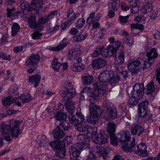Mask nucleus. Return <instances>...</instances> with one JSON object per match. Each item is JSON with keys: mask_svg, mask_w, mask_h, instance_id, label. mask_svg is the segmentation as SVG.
Wrapping results in <instances>:
<instances>
[{"mask_svg": "<svg viewBox=\"0 0 160 160\" xmlns=\"http://www.w3.org/2000/svg\"><path fill=\"white\" fill-rule=\"evenodd\" d=\"M131 29L132 30L134 29H138L141 31L144 30V26L141 24L132 23L131 25Z\"/></svg>", "mask_w": 160, "mask_h": 160, "instance_id": "obj_44", "label": "nucleus"}, {"mask_svg": "<svg viewBox=\"0 0 160 160\" xmlns=\"http://www.w3.org/2000/svg\"><path fill=\"white\" fill-rule=\"evenodd\" d=\"M41 77L39 75L37 74L30 76L28 78V81L31 84L33 85L34 88L37 87L40 82Z\"/></svg>", "mask_w": 160, "mask_h": 160, "instance_id": "obj_19", "label": "nucleus"}, {"mask_svg": "<svg viewBox=\"0 0 160 160\" xmlns=\"http://www.w3.org/2000/svg\"><path fill=\"white\" fill-rule=\"evenodd\" d=\"M19 101L21 103L20 100L23 103L28 102L32 99V97L29 94H23L19 95Z\"/></svg>", "mask_w": 160, "mask_h": 160, "instance_id": "obj_32", "label": "nucleus"}, {"mask_svg": "<svg viewBox=\"0 0 160 160\" xmlns=\"http://www.w3.org/2000/svg\"><path fill=\"white\" fill-rule=\"evenodd\" d=\"M107 61L102 58H100L94 59L91 63V66L94 69H101L106 65Z\"/></svg>", "mask_w": 160, "mask_h": 160, "instance_id": "obj_13", "label": "nucleus"}, {"mask_svg": "<svg viewBox=\"0 0 160 160\" xmlns=\"http://www.w3.org/2000/svg\"><path fill=\"white\" fill-rule=\"evenodd\" d=\"M120 70L119 69L118 66H117L116 70V72L117 73L115 75V78H119L120 79L119 80L122 81H124L125 79L128 77V72L126 71H124L121 72L122 69L121 68Z\"/></svg>", "mask_w": 160, "mask_h": 160, "instance_id": "obj_16", "label": "nucleus"}, {"mask_svg": "<svg viewBox=\"0 0 160 160\" xmlns=\"http://www.w3.org/2000/svg\"><path fill=\"white\" fill-rule=\"evenodd\" d=\"M108 16L110 18L113 17L115 15L114 12L112 10H109L108 13Z\"/></svg>", "mask_w": 160, "mask_h": 160, "instance_id": "obj_64", "label": "nucleus"}, {"mask_svg": "<svg viewBox=\"0 0 160 160\" xmlns=\"http://www.w3.org/2000/svg\"><path fill=\"white\" fill-rule=\"evenodd\" d=\"M86 94L89 98L88 100L91 102L89 108L90 115L87 116V121L90 123H95L98 120L100 110V108L94 103L98 101L99 96L101 95L98 93L95 88L93 90L87 87L83 89L80 93V99L82 101L85 100V99L84 96Z\"/></svg>", "mask_w": 160, "mask_h": 160, "instance_id": "obj_3", "label": "nucleus"}, {"mask_svg": "<svg viewBox=\"0 0 160 160\" xmlns=\"http://www.w3.org/2000/svg\"><path fill=\"white\" fill-rule=\"evenodd\" d=\"M118 61L117 62V59L115 60V62L116 64H118L119 66L120 64H122L125 62V53L123 51H120L118 53Z\"/></svg>", "mask_w": 160, "mask_h": 160, "instance_id": "obj_38", "label": "nucleus"}, {"mask_svg": "<svg viewBox=\"0 0 160 160\" xmlns=\"http://www.w3.org/2000/svg\"><path fill=\"white\" fill-rule=\"evenodd\" d=\"M96 152L92 150H90L89 154L86 160H96L98 157L102 156L104 159H105L107 156V148H105L102 146H100L97 148Z\"/></svg>", "mask_w": 160, "mask_h": 160, "instance_id": "obj_8", "label": "nucleus"}, {"mask_svg": "<svg viewBox=\"0 0 160 160\" xmlns=\"http://www.w3.org/2000/svg\"><path fill=\"white\" fill-rule=\"evenodd\" d=\"M17 90V85L16 84H14L12 85L11 87L10 88L9 90L8 91V93L9 94H12L13 96L15 98V96L16 97H19V94Z\"/></svg>", "mask_w": 160, "mask_h": 160, "instance_id": "obj_36", "label": "nucleus"}, {"mask_svg": "<svg viewBox=\"0 0 160 160\" xmlns=\"http://www.w3.org/2000/svg\"><path fill=\"white\" fill-rule=\"evenodd\" d=\"M130 3V9L132 13H135L138 12L139 10L140 3L138 0H132L129 1Z\"/></svg>", "mask_w": 160, "mask_h": 160, "instance_id": "obj_17", "label": "nucleus"}, {"mask_svg": "<svg viewBox=\"0 0 160 160\" xmlns=\"http://www.w3.org/2000/svg\"><path fill=\"white\" fill-rule=\"evenodd\" d=\"M130 15H127L126 16H120L119 17V21L122 25H124L128 21Z\"/></svg>", "mask_w": 160, "mask_h": 160, "instance_id": "obj_49", "label": "nucleus"}, {"mask_svg": "<svg viewBox=\"0 0 160 160\" xmlns=\"http://www.w3.org/2000/svg\"><path fill=\"white\" fill-rule=\"evenodd\" d=\"M42 35V33L38 32H35L32 35V38L34 39H39L41 36Z\"/></svg>", "mask_w": 160, "mask_h": 160, "instance_id": "obj_55", "label": "nucleus"}, {"mask_svg": "<svg viewBox=\"0 0 160 160\" xmlns=\"http://www.w3.org/2000/svg\"><path fill=\"white\" fill-rule=\"evenodd\" d=\"M99 79V82L94 83L93 87L101 95L111 90L106 85V82L111 86H114L120 79L119 78H115L114 72L110 70H106L102 72L100 74Z\"/></svg>", "mask_w": 160, "mask_h": 160, "instance_id": "obj_4", "label": "nucleus"}, {"mask_svg": "<svg viewBox=\"0 0 160 160\" xmlns=\"http://www.w3.org/2000/svg\"><path fill=\"white\" fill-rule=\"evenodd\" d=\"M94 80L93 77L88 74L83 75L82 77V82L84 85H88L90 84Z\"/></svg>", "mask_w": 160, "mask_h": 160, "instance_id": "obj_29", "label": "nucleus"}, {"mask_svg": "<svg viewBox=\"0 0 160 160\" xmlns=\"http://www.w3.org/2000/svg\"><path fill=\"white\" fill-rule=\"evenodd\" d=\"M65 134L62 130H61L59 127L56 128L54 130L53 132V135L54 137L56 139L62 138L65 135Z\"/></svg>", "mask_w": 160, "mask_h": 160, "instance_id": "obj_33", "label": "nucleus"}, {"mask_svg": "<svg viewBox=\"0 0 160 160\" xmlns=\"http://www.w3.org/2000/svg\"><path fill=\"white\" fill-rule=\"evenodd\" d=\"M0 58H2L4 60H9L10 57L9 55H6L2 53H0Z\"/></svg>", "mask_w": 160, "mask_h": 160, "instance_id": "obj_59", "label": "nucleus"}, {"mask_svg": "<svg viewBox=\"0 0 160 160\" xmlns=\"http://www.w3.org/2000/svg\"><path fill=\"white\" fill-rule=\"evenodd\" d=\"M149 103L148 102L145 101L140 103L138 106V116L136 117L135 119L137 123H139L140 118L139 117H143L147 114V110Z\"/></svg>", "mask_w": 160, "mask_h": 160, "instance_id": "obj_12", "label": "nucleus"}, {"mask_svg": "<svg viewBox=\"0 0 160 160\" xmlns=\"http://www.w3.org/2000/svg\"><path fill=\"white\" fill-rule=\"evenodd\" d=\"M143 85L142 84H136L133 87V90L131 92L133 95L134 91L136 92V96H131L129 100V103L131 105H135L138 102V100L142 98L143 92Z\"/></svg>", "mask_w": 160, "mask_h": 160, "instance_id": "obj_7", "label": "nucleus"}, {"mask_svg": "<svg viewBox=\"0 0 160 160\" xmlns=\"http://www.w3.org/2000/svg\"><path fill=\"white\" fill-rule=\"evenodd\" d=\"M67 115L65 113L61 112H57L56 114H55V118L56 120L61 121L64 120L67 118Z\"/></svg>", "mask_w": 160, "mask_h": 160, "instance_id": "obj_40", "label": "nucleus"}, {"mask_svg": "<svg viewBox=\"0 0 160 160\" xmlns=\"http://www.w3.org/2000/svg\"><path fill=\"white\" fill-rule=\"evenodd\" d=\"M88 36V34L85 31H82L80 33L73 37L74 40L77 42H80L84 41Z\"/></svg>", "mask_w": 160, "mask_h": 160, "instance_id": "obj_25", "label": "nucleus"}, {"mask_svg": "<svg viewBox=\"0 0 160 160\" xmlns=\"http://www.w3.org/2000/svg\"><path fill=\"white\" fill-rule=\"evenodd\" d=\"M154 83L151 82L148 84L146 88H144L143 92L147 94H151L154 92Z\"/></svg>", "mask_w": 160, "mask_h": 160, "instance_id": "obj_35", "label": "nucleus"}, {"mask_svg": "<svg viewBox=\"0 0 160 160\" xmlns=\"http://www.w3.org/2000/svg\"><path fill=\"white\" fill-rule=\"evenodd\" d=\"M72 140V138L71 136H66L63 140V142H62V143L64 144L65 145V144L68 145L71 143Z\"/></svg>", "mask_w": 160, "mask_h": 160, "instance_id": "obj_53", "label": "nucleus"}, {"mask_svg": "<svg viewBox=\"0 0 160 160\" xmlns=\"http://www.w3.org/2000/svg\"><path fill=\"white\" fill-rule=\"evenodd\" d=\"M121 45V42L119 41H116L113 43L110 44L106 48V51L108 53L103 54V56L104 57H110L115 55Z\"/></svg>", "mask_w": 160, "mask_h": 160, "instance_id": "obj_10", "label": "nucleus"}, {"mask_svg": "<svg viewBox=\"0 0 160 160\" xmlns=\"http://www.w3.org/2000/svg\"><path fill=\"white\" fill-rule=\"evenodd\" d=\"M48 0H32L31 4L29 6L27 2L23 1L20 4L21 9L27 10L28 11L35 9V13L38 14L39 12L38 8H41L43 5L47 2Z\"/></svg>", "mask_w": 160, "mask_h": 160, "instance_id": "obj_6", "label": "nucleus"}, {"mask_svg": "<svg viewBox=\"0 0 160 160\" xmlns=\"http://www.w3.org/2000/svg\"><path fill=\"white\" fill-rule=\"evenodd\" d=\"M57 14V12L56 11H53V12H52L48 16H46V18H47L48 21L49 19H51L52 18Z\"/></svg>", "mask_w": 160, "mask_h": 160, "instance_id": "obj_57", "label": "nucleus"}, {"mask_svg": "<svg viewBox=\"0 0 160 160\" xmlns=\"http://www.w3.org/2000/svg\"><path fill=\"white\" fill-rule=\"evenodd\" d=\"M49 144L52 148L57 149L60 147V145L62 144V142L53 141L49 143Z\"/></svg>", "mask_w": 160, "mask_h": 160, "instance_id": "obj_43", "label": "nucleus"}, {"mask_svg": "<svg viewBox=\"0 0 160 160\" xmlns=\"http://www.w3.org/2000/svg\"><path fill=\"white\" fill-rule=\"evenodd\" d=\"M157 73L155 76V78L158 84L156 86V88L158 89H160V66L157 68L156 70Z\"/></svg>", "mask_w": 160, "mask_h": 160, "instance_id": "obj_46", "label": "nucleus"}, {"mask_svg": "<svg viewBox=\"0 0 160 160\" xmlns=\"http://www.w3.org/2000/svg\"><path fill=\"white\" fill-rule=\"evenodd\" d=\"M48 140L46 138V136L43 135L41 137V141L39 143L41 147L47 148L48 146Z\"/></svg>", "mask_w": 160, "mask_h": 160, "instance_id": "obj_41", "label": "nucleus"}, {"mask_svg": "<svg viewBox=\"0 0 160 160\" xmlns=\"http://www.w3.org/2000/svg\"><path fill=\"white\" fill-rule=\"evenodd\" d=\"M82 52L81 50L77 48H72L69 52V56L72 59H76Z\"/></svg>", "mask_w": 160, "mask_h": 160, "instance_id": "obj_22", "label": "nucleus"}, {"mask_svg": "<svg viewBox=\"0 0 160 160\" xmlns=\"http://www.w3.org/2000/svg\"><path fill=\"white\" fill-rule=\"evenodd\" d=\"M6 113L9 115H12L16 112L15 110H7L5 112Z\"/></svg>", "mask_w": 160, "mask_h": 160, "instance_id": "obj_62", "label": "nucleus"}, {"mask_svg": "<svg viewBox=\"0 0 160 160\" xmlns=\"http://www.w3.org/2000/svg\"><path fill=\"white\" fill-rule=\"evenodd\" d=\"M85 68V65L81 63H73L71 66V69L73 71L81 72Z\"/></svg>", "mask_w": 160, "mask_h": 160, "instance_id": "obj_24", "label": "nucleus"}, {"mask_svg": "<svg viewBox=\"0 0 160 160\" xmlns=\"http://www.w3.org/2000/svg\"><path fill=\"white\" fill-rule=\"evenodd\" d=\"M144 129L143 127L140 125H135L132 127L131 132L132 134L139 135L143 132Z\"/></svg>", "mask_w": 160, "mask_h": 160, "instance_id": "obj_28", "label": "nucleus"}, {"mask_svg": "<svg viewBox=\"0 0 160 160\" xmlns=\"http://www.w3.org/2000/svg\"><path fill=\"white\" fill-rule=\"evenodd\" d=\"M62 86L65 88L64 92L62 94V96L66 100L67 99H70L74 97L75 93L72 92V89L73 85L72 83L69 81L62 83Z\"/></svg>", "mask_w": 160, "mask_h": 160, "instance_id": "obj_9", "label": "nucleus"}, {"mask_svg": "<svg viewBox=\"0 0 160 160\" xmlns=\"http://www.w3.org/2000/svg\"><path fill=\"white\" fill-rule=\"evenodd\" d=\"M13 97L9 96L4 98L2 101L3 106L5 107H8L13 102L18 106H20L21 103L19 101V98L16 96H15V99Z\"/></svg>", "mask_w": 160, "mask_h": 160, "instance_id": "obj_14", "label": "nucleus"}, {"mask_svg": "<svg viewBox=\"0 0 160 160\" xmlns=\"http://www.w3.org/2000/svg\"><path fill=\"white\" fill-rule=\"evenodd\" d=\"M61 66V64L58 62L57 59L55 58L53 60L51 66L54 70L58 69L60 68Z\"/></svg>", "mask_w": 160, "mask_h": 160, "instance_id": "obj_45", "label": "nucleus"}, {"mask_svg": "<svg viewBox=\"0 0 160 160\" xmlns=\"http://www.w3.org/2000/svg\"><path fill=\"white\" fill-rule=\"evenodd\" d=\"M152 9V5L149 3H146L142 7L141 10V13L143 14L150 12Z\"/></svg>", "mask_w": 160, "mask_h": 160, "instance_id": "obj_39", "label": "nucleus"}, {"mask_svg": "<svg viewBox=\"0 0 160 160\" xmlns=\"http://www.w3.org/2000/svg\"><path fill=\"white\" fill-rule=\"evenodd\" d=\"M114 34L115 35H118V34L119 35L123 37H125L128 36V33L125 31L119 29H116L114 32Z\"/></svg>", "mask_w": 160, "mask_h": 160, "instance_id": "obj_52", "label": "nucleus"}, {"mask_svg": "<svg viewBox=\"0 0 160 160\" xmlns=\"http://www.w3.org/2000/svg\"><path fill=\"white\" fill-rule=\"evenodd\" d=\"M67 39L66 38H64L62 40L61 43L58 45L56 47H48L47 48L50 50L51 51H58L63 49L67 45V43L66 42H64V41Z\"/></svg>", "mask_w": 160, "mask_h": 160, "instance_id": "obj_20", "label": "nucleus"}, {"mask_svg": "<svg viewBox=\"0 0 160 160\" xmlns=\"http://www.w3.org/2000/svg\"><path fill=\"white\" fill-rule=\"evenodd\" d=\"M147 56L148 58L150 59H155L158 56V54L157 52L156 48H153L147 51Z\"/></svg>", "mask_w": 160, "mask_h": 160, "instance_id": "obj_31", "label": "nucleus"}, {"mask_svg": "<svg viewBox=\"0 0 160 160\" xmlns=\"http://www.w3.org/2000/svg\"><path fill=\"white\" fill-rule=\"evenodd\" d=\"M158 11H157L153 12L151 14V18L152 19H154L157 17Z\"/></svg>", "mask_w": 160, "mask_h": 160, "instance_id": "obj_60", "label": "nucleus"}, {"mask_svg": "<svg viewBox=\"0 0 160 160\" xmlns=\"http://www.w3.org/2000/svg\"><path fill=\"white\" fill-rule=\"evenodd\" d=\"M127 45L129 47H132L134 43L133 38L131 37H128L124 40Z\"/></svg>", "mask_w": 160, "mask_h": 160, "instance_id": "obj_47", "label": "nucleus"}, {"mask_svg": "<svg viewBox=\"0 0 160 160\" xmlns=\"http://www.w3.org/2000/svg\"><path fill=\"white\" fill-rule=\"evenodd\" d=\"M104 47L103 46H98L94 50L93 52L91 54V56L92 57L95 58L98 56L101 55L104 58H108V57H104L103 56V54L108 53L106 51V48L104 49Z\"/></svg>", "mask_w": 160, "mask_h": 160, "instance_id": "obj_15", "label": "nucleus"}, {"mask_svg": "<svg viewBox=\"0 0 160 160\" xmlns=\"http://www.w3.org/2000/svg\"><path fill=\"white\" fill-rule=\"evenodd\" d=\"M116 126L113 122L108 123L107 128V131L111 138V143L113 146L118 145V142L121 143L123 150L126 152L135 151L139 156L145 157L148 156L147 146L144 143L139 144L137 147V150L135 149V139L130 138V134L129 132L125 131L122 132L118 135V138L120 137L119 140L115 135Z\"/></svg>", "mask_w": 160, "mask_h": 160, "instance_id": "obj_2", "label": "nucleus"}, {"mask_svg": "<svg viewBox=\"0 0 160 160\" xmlns=\"http://www.w3.org/2000/svg\"><path fill=\"white\" fill-rule=\"evenodd\" d=\"M60 126L63 129L65 130H67L70 126V124L68 122V121H66L64 120L62 121V123L61 122V123L60 125Z\"/></svg>", "mask_w": 160, "mask_h": 160, "instance_id": "obj_50", "label": "nucleus"}, {"mask_svg": "<svg viewBox=\"0 0 160 160\" xmlns=\"http://www.w3.org/2000/svg\"><path fill=\"white\" fill-rule=\"evenodd\" d=\"M7 14L8 17H10L12 19H13L18 18V12L15 11V9L13 8L12 9L7 8Z\"/></svg>", "mask_w": 160, "mask_h": 160, "instance_id": "obj_30", "label": "nucleus"}, {"mask_svg": "<svg viewBox=\"0 0 160 160\" xmlns=\"http://www.w3.org/2000/svg\"><path fill=\"white\" fill-rule=\"evenodd\" d=\"M19 29V26L17 23H14L12 27V36H15Z\"/></svg>", "mask_w": 160, "mask_h": 160, "instance_id": "obj_42", "label": "nucleus"}, {"mask_svg": "<svg viewBox=\"0 0 160 160\" xmlns=\"http://www.w3.org/2000/svg\"><path fill=\"white\" fill-rule=\"evenodd\" d=\"M39 60V57L38 55H32L27 60L26 63L28 67H32L37 64Z\"/></svg>", "mask_w": 160, "mask_h": 160, "instance_id": "obj_18", "label": "nucleus"}, {"mask_svg": "<svg viewBox=\"0 0 160 160\" xmlns=\"http://www.w3.org/2000/svg\"><path fill=\"white\" fill-rule=\"evenodd\" d=\"M48 20L46 16L44 18H39L37 22V28L39 30H41L43 28V25L47 22Z\"/></svg>", "mask_w": 160, "mask_h": 160, "instance_id": "obj_37", "label": "nucleus"}, {"mask_svg": "<svg viewBox=\"0 0 160 160\" xmlns=\"http://www.w3.org/2000/svg\"><path fill=\"white\" fill-rule=\"evenodd\" d=\"M103 106L107 110V114L108 115V117L107 118V120H112L115 118L117 116V113L116 109L112 104L109 103L108 102H104L103 103Z\"/></svg>", "mask_w": 160, "mask_h": 160, "instance_id": "obj_11", "label": "nucleus"}, {"mask_svg": "<svg viewBox=\"0 0 160 160\" xmlns=\"http://www.w3.org/2000/svg\"><path fill=\"white\" fill-rule=\"evenodd\" d=\"M28 23L29 27L33 29L37 28V22L36 17L32 16L30 17L28 19Z\"/></svg>", "mask_w": 160, "mask_h": 160, "instance_id": "obj_27", "label": "nucleus"}, {"mask_svg": "<svg viewBox=\"0 0 160 160\" xmlns=\"http://www.w3.org/2000/svg\"><path fill=\"white\" fill-rule=\"evenodd\" d=\"M95 12H92L91 13L89 16L88 18L87 22L89 24H92L95 22L98 21L100 19V16L99 13H97L95 16Z\"/></svg>", "mask_w": 160, "mask_h": 160, "instance_id": "obj_21", "label": "nucleus"}, {"mask_svg": "<svg viewBox=\"0 0 160 160\" xmlns=\"http://www.w3.org/2000/svg\"><path fill=\"white\" fill-rule=\"evenodd\" d=\"M85 22V20L83 18H79L76 23V27L78 29L82 28Z\"/></svg>", "mask_w": 160, "mask_h": 160, "instance_id": "obj_51", "label": "nucleus"}, {"mask_svg": "<svg viewBox=\"0 0 160 160\" xmlns=\"http://www.w3.org/2000/svg\"><path fill=\"white\" fill-rule=\"evenodd\" d=\"M106 30L104 29H102L100 31L98 32L97 31L95 32V34L97 35L96 36L98 38L101 39L103 38L105 34Z\"/></svg>", "mask_w": 160, "mask_h": 160, "instance_id": "obj_48", "label": "nucleus"}, {"mask_svg": "<svg viewBox=\"0 0 160 160\" xmlns=\"http://www.w3.org/2000/svg\"><path fill=\"white\" fill-rule=\"evenodd\" d=\"M74 102L67 100L65 106L69 115L68 118L71 123L74 125L75 129L78 131L85 133L79 134L77 137L78 142L71 146L69 149L71 160H79L81 152L84 149L90 148V137L95 143L99 144H105L109 138L108 135L101 133H98L97 128L90 127L84 122V117L82 114L73 115Z\"/></svg>", "mask_w": 160, "mask_h": 160, "instance_id": "obj_1", "label": "nucleus"}, {"mask_svg": "<svg viewBox=\"0 0 160 160\" xmlns=\"http://www.w3.org/2000/svg\"><path fill=\"white\" fill-rule=\"evenodd\" d=\"M56 152V155L57 157L63 158L66 155V149L64 144L60 145V147L58 148Z\"/></svg>", "mask_w": 160, "mask_h": 160, "instance_id": "obj_23", "label": "nucleus"}, {"mask_svg": "<svg viewBox=\"0 0 160 160\" xmlns=\"http://www.w3.org/2000/svg\"><path fill=\"white\" fill-rule=\"evenodd\" d=\"M80 14L78 12L76 13L73 12V10L72 9H70L67 14V18L68 20L71 22L75 20L77 17L79 16Z\"/></svg>", "mask_w": 160, "mask_h": 160, "instance_id": "obj_26", "label": "nucleus"}, {"mask_svg": "<svg viewBox=\"0 0 160 160\" xmlns=\"http://www.w3.org/2000/svg\"><path fill=\"white\" fill-rule=\"evenodd\" d=\"M78 32L77 29L75 28H72L70 31V33L72 35H76Z\"/></svg>", "mask_w": 160, "mask_h": 160, "instance_id": "obj_61", "label": "nucleus"}, {"mask_svg": "<svg viewBox=\"0 0 160 160\" xmlns=\"http://www.w3.org/2000/svg\"><path fill=\"white\" fill-rule=\"evenodd\" d=\"M119 0H109L108 7L109 9L117 10L119 6Z\"/></svg>", "mask_w": 160, "mask_h": 160, "instance_id": "obj_34", "label": "nucleus"}, {"mask_svg": "<svg viewBox=\"0 0 160 160\" xmlns=\"http://www.w3.org/2000/svg\"><path fill=\"white\" fill-rule=\"evenodd\" d=\"M23 47L21 46L15 47L13 49V51L17 53L22 50Z\"/></svg>", "mask_w": 160, "mask_h": 160, "instance_id": "obj_58", "label": "nucleus"}, {"mask_svg": "<svg viewBox=\"0 0 160 160\" xmlns=\"http://www.w3.org/2000/svg\"><path fill=\"white\" fill-rule=\"evenodd\" d=\"M133 20L136 22H141L144 23L146 19L144 17L142 16H139L135 17L134 18Z\"/></svg>", "mask_w": 160, "mask_h": 160, "instance_id": "obj_54", "label": "nucleus"}, {"mask_svg": "<svg viewBox=\"0 0 160 160\" xmlns=\"http://www.w3.org/2000/svg\"><path fill=\"white\" fill-rule=\"evenodd\" d=\"M72 24L68 21L67 22H66L62 24L61 26V28L62 29L64 30L66 28L68 27Z\"/></svg>", "mask_w": 160, "mask_h": 160, "instance_id": "obj_56", "label": "nucleus"}, {"mask_svg": "<svg viewBox=\"0 0 160 160\" xmlns=\"http://www.w3.org/2000/svg\"><path fill=\"white\" fill-rule=\"evenodd\" d=\"M15 2L14 0H7L5 2V4L7 5H11Z\"/></svg>", "mask_w": 160, "mask_h": 160, "instance_id": "obj_63", "label": "nucleus"}, {"mask_svg": "<svg viewBox=\"0 0 160 160\" xmlns=\"http://www.w3.org/2000/svg\"><path fill=\"white\" fill-rule=\"evenodd\" d=\"M152 64V60L148 58L143 61V65L140 60H137L134 62L128 63L127 67L128 70L132 74H135L141 70L150 68Z\"/></svg>", "mask_w": 160, "mask_h": 160, "instance_id": "obj_5", "label": "nucleus"}]
</instances>
